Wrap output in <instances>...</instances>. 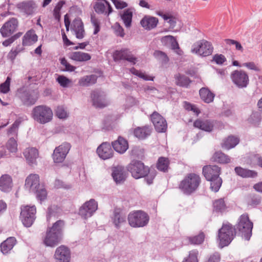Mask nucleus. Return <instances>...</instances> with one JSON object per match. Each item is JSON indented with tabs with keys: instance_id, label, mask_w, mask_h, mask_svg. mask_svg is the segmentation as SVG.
<instances>
[{
	"instance_id": "f257e3e1",
	"label": "nucleus",
	"mask_w": 262,
	"mask_h": 262,
	"mask_svg": "<svg viewBox=\"0 0 262 262\" xmlns=\"http://www.w3.org/2000/svg\"><path fill=\"white\" fill-rule=\"evenodd\" d=\"M127 169L131 173L132 177L136 179L144 178L145 181L148 185L153 183V180L157 174L155 169L149 168L140 161H133L128 165Z\"/></svg>"
},
{
	"instance_id": "f03ea898",
	"label": "nucleus",
	"mask_w": 262,
	"mask_h": 262,
	"mask_svg": "<svg viewBox=\"0 0 262 262\" xmlns=\"http://www.w3.org/2000/svg\"><path fill=\"white\" fill-rule=\"evenodd\" d=\"M221 169L215 165L204 166L203 174L207 181L210 182V189L215 192H217L222 184V179L220 177Z\"/></svg>"
},
{
	"instance_id": "7ed1b4c3",
	"label": "nucleus",
	"mask_w": 262,
	"mask_h": 262,
	"mask_svg": "<svg viewBox=\"0 0 262 262\" xmlns=\"http://www.w3.org/2000/svg\"><path fill=\"white\" fill-rule=\"evenodd\" d=\"M64 224L63 221L58 220L53 224L51 228H49L47 230L46 236L43 239L45 245L53 247L60 242Z\"/></svg>"
},
{
	"instance_id": "20e7f679",
	"label": "nucleus",
	"mask_w": 262,
	"mask_h": 262,
	"mask_svg": "<svg viewBox=\"0 0 262 262\" xmlns=\"http://www.w3.org/2000/svg\"><path fill=\"white\" fill-rule=\"evenodd\" d=\"M201 183L199 176L195 173L188 174L181 182L179 188L186 195H190L196 191Z\"/></svg>"
},
{
	"instance_id": "39448f33",
	"label": "nucleus",
	"mask_w": 262,
	"mask_h": 262,
	"mask_svg": "<svg viewBox=\"0 0 262 262\" xmlns=\"http://www.w3.org/2000/svg\"><path fill=\"white\" fill-rule=\"evenodd\" d=\"M31 115L35 121L44 124L52 120L53 112L50 107L45 105H40L33 108Z\"/></svg>"
},
{
	"instance_id": "423d86ee",
	"label": "nucleus",
	"mask_w": 262,
	"mask_h": 262,
	"mask_svg": "<svg viewBox=\"0 0 262 262\" xmlns=\"http://www.w3.org/2000/svg\"><path fill=\"white\" fill-rule=\"evenodd\" d=\"M235 235V230L231 224H223L222 228L218 231L220 246L222 248L228 246L233 240Z\"/></svg>"
},
{
	"instance_id": "0eeeda50",
	"label": "nucleus",
	"mask_w": 262,
	"mask_h": 262,
	"mask_svg": "<svg viewBox=\"0 0 262 262\" xmlns=\"http://www.w3.org/2000/svg\"><path fill=\"white\" fill-rule=\"evenodd\" d=\"M149 215L146 212L138 210L130 213L128 216L129 224L133 227H143L147 225Z\"/></svg>"
},
{
	"instance_id": "6e6552de",
	"label": "nucleus",
	"mask_w": 262,
	"mask_h": 262,
	"mask_svg": "<svg viewBox=\"0 0 262 262\" xmlns=\"http://www.w3.org/2000/svg\"><path fill=\"white\" fill-rule=\"evenodd\" d=\"M253 223L249 220L248 214L241 215L237 224V229L246 240L249 241L252 235Z\"/></svg>"
},
{
	"instance_id": "1a4fd4ad",
	"label": "nucleus",
	"mask_w": 262,
	"mask_h": 262,
	"mask_svg": "<svg viewBox=\"0 0 262 262\" xmlns=\"http://www.w3.org/2000/svg\"><path fill=\"white\" fill-rule=\"evenodd\" d=\"M213 50L211 43L204 39L194 42L191 46V52L202 57L211 55Z\"/></svg>"
},
{
	"instance_id": "9d476101",
	"label": "nucleus",
	"mask_w": 262,
	"mask_h": 262,
	"mask_svg": "<svg viewBox=\"0 0 262 262\" xmlns=\"http://www.w3.org/2000/svg\"><path fill=\"white\" fill-rule=\"evenodd\" d=\"M36 207L34 205L21 207L20 219L25 227H30L32 225L36 219Z\"/></svg>"
},
{
	"instance_id": "9b49d317",
	"label": "nucleus",
	"mask_w": 262,
	"mask_h": 262,
	"mask_svg": "<svg viewBox=\"0 0 262 262\" xmlns=\"http://www.w3.org/2000/svg\"><path fill=\"white\" fill-rule=\"evenodd\" d=\"M98 209V203L93 199L85 202L79 208V214L83 219L91 217Z\"/></svg>"
},
{
	"instance_id": "f8f14e48",
	"label": "nucleus",
	"mask_w": 262,
	"mask_h": 262,
	"mask_svg": "<svg viewBox=\"0 0 262 262\" xmlns=\"http://www.w3.org/2000/svg\"><path fill=\"white\" fill-rule=\"evenodd\" d=\"M18 93L20 99L26 105L34 104L38 98V92L35 90L21 89Z\"/></svg>"
},
{
	"instance_id": "ddd939ff",
	"label": "nucleus",
	"mask_w": 262,
	"mask_h": 262,
	"mask_svg": "<svg viewBox=\"0 0 262 262\" xmlns=\"http://www.w3.org/2000/svg\"><path fill=\"white\" fill-rule=\"evenodd\" d=\"M93 105L96 108H103L108 104L105 93L100 90H95L91 95Z\"/></svg>"
},
{
	"instance_id": "4468645a",
	"label": "nucleus",
	"mask_w": 262,
	"mask_h": 262,
	"mask_svg": "<svg viewBox=\"0 0 262 262\" xmlns=\"http://www.w3.org/2000/svg\"><path fill=\"white\" fill-rule=\"evenodd\" d=\"M232 82L238 88H246L249 83L247 74L242 70H235L231 74Z\"/></svg>"
},
{
	"instance_id": "2eb2a0df",
	"label": "nucleus",
	"mask_w": 262,
	"mask_h": 262,
	"mask_svg": "<svg viewBox=\"0 0 262 262\" xmlns=\"http://www.w3.org/2000/svg\"><path fill=\"white\" fill-rule=\"evenodd\" d=\"M18 21L13 17L7 21L0 29V33L3 37H7L13 34L17 29Z\"/></svg>"
},
{
	"instance_id": "dca6fc26",
	"label": "nucleus",
	"mask_w": 262,
	"mask_h": 262,
	"mask_svg": "<svg viewBox=\"0 0 262 262\" xmlns=\"http://www.w3.org/2000/svg\"><path fill=\"white\" fill-rule=\"evenodd\" d=\"M71 148L70 143L65 142L55 148L53 154V159L55 163H61L65 159Z\"/></svg>"
},
{
	"instance_id": "f3484780",
	"label": "nucleus",
	"mask_w": 262,
	"mask_h": 262,
	"mask_svg": "<svg viewBox=\"0 0 262 262\" xmlns=\"http://www.w3.org/2000/svg\"><path fill=\"white\" fill-rule=\"evenodd\" d=\"M150 120L156 130L158 133H165L167 128V123L165 119L159 113L155 111L150 115Z\"/></svg>"
},
{
	"instance_id": "a211bd4d",
	"label": "nucleus",
	"mask_w": 262,
	"mask_h": 262,
	"mask_svg": "<svg viewBox=\"0 0 262 262\" xmlns=\"http://www.w3.org/2000/svg\"><path fill=\"white\" fill-rule=\"evenodd\" d=\"M16 7L27 15H31L36 11L37 5L33 0L23 1L18 3Z\"/></svg>"
},
{
	"instance_id": "6ab92c4d",
	"label": "nucleus",
	"mask_w": 262,
	"mask_h": 262,
	"mask_svg": "<svg viewBox=\"0 0 262 262\" xmlns=\"http://www.w3.org/2000/svg\"><path fill=\"white\" fill-rule=\"evenodd\" d=\"M54 257L56 262H70L71 259L70 250L67 247L61 245L56 249Z\"/></svg>"
},
{
	"instance_id": "aec40b11",
	"label": "nucleus",
	"mask_w": 262,
	"mask_h": 262,
	"mask_svg": "<svg viewBox=\"0 0 262 262\" xmlns=\"http://www.w3.org/2000/svg\"><path fill=\"white\" fill-rule=\"evenodd\" d=\"M216 121L210 119H198L193 123V126L207 132H212Z\"/></svg>"
},
{
	"instance_id": "412c9836",
	"label": "nucleus",
	"mask_w": 262,
	"mask_h": 262,
	"mask_svg": "<svg viewBox=\"0 0 262 262\" xmlns=\"http://www.w3.org/2000/svg\"><path fill=\"white\" fill-rule=\"evenodd\" d=\"M23 155L26 162L30 166H33L37 165V159L38 158V150L35 147H28L23 151Z\"/></svg>"
},
{
	"instance_id": "4be33fe9",
	"label": "nucleus",
	"mask_w": 262,
	"mask_h": 262,
	"mask_svg": "<svg viewBox=\"0 0 262 262\" xmlns=\"http://www.w3.org/2000/svg\"><path fill=\"white\" fill-rule=\"evenodd\" d=\"M99 157L103 160L108 159L113 156L114 151L108 142H103L97 149Z\"/></svg>"
},
{
	"instance_id": "5701e85b",
	"label": "nucleus",
	"mask_w": 262,
	"mask_h": 262,
	"mask_svg": "<svg viewBox=\"0 0 262 262\" xmlns=\"http://www.w3.org/2000/svg\"><path fill=\"white\" fill-rule=\"evenodd\" d=\"M94 9L99 14H104L108 15L113 11V8L106 0H97L94 5Z\"/></svg>"
},
{
	"instance_id": "b1692460",
	"label": "nucleus",
	"mask_w": 262,
	"mask_h": 262,
	"mask_svg": "<svg viewBox=\"0 0 262 262\" xmlns=\"http://www.w3.org/2000/svg\"><path fill=\"white\" fill-rule=\"evenodd\" d=\"M114 60L116 61L120 60H126L134 64L136 63V58L133 56L127 49H122L116 51L113 54Z\"/></svg>"
},
{
	"instance_id": "393cba45",
	"label": "nucleus",
	"mask_w": 262,
	"mask_h": 262,
	"mask_svg": "<svg viewBox=\"0 0 262 262\" xmlns=\"http://www.w3.org/2000/svg\"><path fill=\"white\" fill-rule=\"evenodd\" d=\"M39 177L37 174H31L26 179L25 187L28 188L30 192L36 191L37 189L39 188Z\"/></svg>"
},
{
	"instance_id": "a878e982",
	"label": "nucleus",
	"mask_w": 262,
	"mask_h": 262,
	"mask_svg": "<svg viewBox=\"0 0 262 262\" xmlns=\"http://www.w3.org/2000/svg\"><path fill=\"white\" fill-rule=\"evenodd\" d=\"M71 30L74 32L78 39H82L84 37L85 31L83 24L80 18H76L73 21Z\"/></svg>"
},
{
	"instance_id": "bb28decb",
	"label": "nucleus",
	"mask_w": 262,
	"mask_h": 262,
	"mask_svg": "<svg viewBox=\"0 0 262 262\" xmlns=\"http://www.w3.org/2000/svg\"><path fill=\"white\" fill-rule=\"evenodd\" d=\"M112 177L116 184H121L126 178V172L123 166H117L113 169Z\"/></svg>"
},
{
	"instance_id": "cd10ccee",
	"label": "nucleus",
	"mask_w": 262,
	"mask_h": 262,
	"mask_svg": "<svg viewBox=\"0 0 262 262\" xmlns=\"http://www.w3.org/2000/svg\"><path fill=\"white\" fill-rule=\"evenodd\" d=\"M114 149L117 152L124 154L128 148V143L126 140L119 136L117 140L112 142Z\"/></svg>"
},
{
	"instance_id": "c85d7f7f",
	"label": "nucleus",
	"mask_w": 262,
	"mask_h": 262,
	"mask_svg": "<svg viewBox=\"0 0 262 262\" xmlns=\"http://www.w3.org/2000/svg\"><path fill=\"white\" fill-rule=\"evenodd\" d=\"M13 187L12 179L7 174L2 175L0 177V190L4 192H10Z\"/></svg>"
},
{
	"instance_id": "c756f323",
	"label": "nucleus",
	"mask_w": 262,
	"mask_h": 262,
	"mask_svg": "<svg viewBox=\"0 0 262 262\" xmlns=\"http://www.w3.org/2000/svg\"><path fill=\"white\" fill-rule=\"evenodd\" d=\"M236 174L242 178H255L257 172L254 170L243 168L240 166L236 167L234 169Z\"/></svg>"
},
{
	"instance_id": "7c9ffc66",
	"label": "nucleus",
	"mask_w": 262,
	"mask_h": 262,
	"mask_svg": "<svg viewBox=\"0 0 262 262\" xmlns=\"http://www.w3.org/2000/svg\"><path fill=\"white\" fill-rule=\"evenodd\" d=\"M69 58L76 61H86L91 59V56L87 53L80 51L74 52L69 55Z\"/></svg>"
},
{
	"instance_id": "2f4dec72",
	"label": "nucleus",
	"mask_w": 262,
	"mask_h": 262,
	"mask_svg": "<svg viewBox=\"0 0 262 262\" xmlns=\"http://www.w3.org/2000/svg\"><path fill=\"white\" fill-rule=\"evenodd\" d=\"M16 242L15 237H10L3 242L1 245V249L2 253L4 254H7L12 249L16 244Z\"/></svg>"
},
{
	"instance_id": "473e14b6",
	"label": "nucleus",
	"mask_w": 262,
	"mask_h": 262,
	"mask_svg": "<svg viewBox=\"0 0 262 262\" xmlns=\"http://www.w3.org/2000/svg\"><path fill=\"white\" fill-rule=\"evenodd\" d=\"M158 20L157 18L151 16H145L141 20V25L146 29H151L156 27Z\"/></svg>"
},
{
	"instance_id": "72a5a7b5",
	"label": "nucleus",
	"mask_w": 262,
	"mask_h": 262,
	"mask_svg": "<svg viewBox=\"0 0 262 262\" xmlns=\"http://www.w3.org/2000/svg\"><path fill=\"white\" fill-rule=\"evenodd\" d=\"M113 223L117 228H120L121 224L125 222L126 217L121 212L119 209H115L112 217Z\"/></svg>"
},
{
	"instance_id": "f704fd0d",
	"label": "nucleus",
	"mask_w": 262,
	"mask_h": 262,
	"mask_svg": "<svg viewBox=\"0 0 262 262\" xmlns=\"http://www.w3.org/2000/svg\"><path fill=\"white\" fill-rule=\"evenodd\" d=\"M151 130L148 126L138 127L135 128L134 132V135L141 139H145L149 136Z\"/></svg>"
},
{
	"instance_id": "c9c22d12",
	"label": "nucleus",
	"mask_w": 262,
	"mask_h": 262,
	"mask_svg": "<svg viewBox=\"0 0 262 262\" xmlns=\"http://www.w3.org/2000/svg\"><path fill=\"white\" fill-rule=\"evenodd\" d=\"M201 99L206 103H209L213 101L214 94L208 89L202 88L199 91Z\"/></svg>"
},
{
	"instance_id": "e433bc0d",
	"label": "nucleus",
	"mask_w": 262,
	"mask_h": 262,
	"mask_svg": "<svg viewBox=\"0 0 262 262\" xmlns=\"http://www.w3.org/2000/svg\"><path fill=\"white\" fill-rule=\"evenodd\" d=\"M97 76L96 75H87L80 78L78 83L81 86H88L95 84L97 81Z\"/></svg>"
},
{
	"instance_id": "4c0bfd02",
	"label": "nucleus",
	"mask_w": 262,
	"mask_h": 262,
	"mask_svg": "<svg viewBox=\"0 0 262 262\" xmlns=\"http://www.w3.org/2000/svg\"><path fill=\"white\" fill-rule=\"evenodd\" d=\"M133 17V11L131 9H127L123 11L122 14H121V18L125 26L129 28L131 26Z\"/></svg>"
},
{
	"instance_id": "58836bf2",
	"label": "nucleus",
	"mask_w": 262,
	"mask_h": 262,
	"mask_svg": "<svg viewBox=\"0 0 262 262\" xmlns=\"http://www.w3.org/2000/svg\"><path fill=\"white\" fill-rule=\"evenodd\" d=\"M37 40V36L33 31H28L23 38L24 46H30Z\"/></svg>"
},
{
	"instance_id": "ea45409f",
	"label": "nucleus",
	"mask_w": 262,
	"mask_h": 262,
	"mask_svg": "<svg viewBox=\"0 0 262 262\" xmlns=\"http://www.w3.org/2000/svg\"><path fill=\"white\" fill-rule=\"evenodd\" d=\"M213 161L221 164H227L230 162L229 157L221 151L215 152L212 157Z\"/></svg>"
},
{
	"instance_id": "a19ab883",
	"label": "nucleus",
	"mask_w": 262,
	"mask_h": 262,
	"mask_svg": "<svg viewBox=\"0 0 262 262\" xmlns=\"http://www.w3.org/2000/svg\"><path fill=\"white\" fill-rule=\"evenodd\" d=\"M239 142L238 138L234 136H229L222 144V146L227 149L234 147Z\"/></svg>"
},
{
	"instance_id": "79ce46f5",
	"label": "nucleus",
	"mask_w": 262,
	"mask_h": 262,
	"mask_svg": "<svg viewBox=\"0 0 262 262\" xmlns=\"http://www.w3.org/2000/svg\"><path fill=\"white\" fill-rule=\"evenodd\" d=\"M176 83L177 85L185 88H188L191 81L190 79L184 75L178 74L175 75Z\"/></svg>"
},
{
	"instance_id": "37998d69",
	"label": "nucleus",
	"mask_w": 262,
	"mask_h": 262,
	"mask_svg": "<svg viewBox=\"0 0 262 262\" xmlns=\"http://www.w3.org/2000/svg\"><path fill=\"white\" fill-rule=\"evenodd\" d=\"M168 165V159L164 157H160L158 161L157 167L159 170L166 172L167 171Z\"/></svg>"
},
{
	"instance_id": "c03bdc74",
	"label": "nucleus",
	"mask_w": 262,
	"mask_h": 262,
	"mask_svg": "<svg viewBox=\"0 0 262 262\" xmlns=\"http://www.w3.org/2000/svg\"><path fill=\"white\" fill-rule=\"evenodd\" d=\"M6 147L11 152H15L17 150V143L13 137H11L8 141Z\"/></svg>"
},
{
	"instance_id": "a18cd8bd",
	"label": "nucleus",
	"mask_w": 262,
	"mask_h": 262,
	"mask_svg": "<svg viewBox=\"0 0 262 262\" xmlns=\"http://www.w3.org/2000/svg\"><path fill=\"white\" fill-rule=\"evenodd\" d=\"M56 81L63 88H68L72 83L71 80L63 75H59L56 78Z\"/></svg>"
},
{
	"instance_id": "49530a36",
	"label": "nucleus",
	"mask_w": 262,
	"mask_h": 262,
	"mask_svg": "<svg viewBox=\"0 0 262 262\" xmlns=\"http://www.w3.org/2000/svg\"><path fill=\"white\" fill-rule=\"evenodd\" d=\"M205 235L203 233H201L199 235L189 237L188 238L189 242L191 244L199 245L202 244L204 240Z\"/></svg>"
},
{
	"instance_id": "de8ad7c7",
	"label": "nucleus",
	"mask_w": 262,
	"mask_h": 262,
	"mask_svg": "<svg viewBox=\"0 0 262 262\" xmlns=\"http://www.w3.org/2000/svg\"><path fill=\"white\" fill-rule=\"evenodd\" d=\"M91 22L94 27V34H97L100 31V21L94 13L91 15Z\"/></svg>"
},
{
	"instance_id": "09e8293b",
	"label": "nucleus",
	"mask_w": 262,
	"mask_h": 262,
	"mask_svg": "<svg viewBox=\"0 0 262 262\" xmlns=\"http://www.w3.org/2000/svg\"><path fill=\"white\" fill-rule=\"evenodd\" d=\"M32 192L36 193L37 198L40 201H43L47 198V191L42 185L40 186L39 188L37 189L36 191Z\"/></svg>"
},
{
	"instance_id": "8fccbe9b",
	"label": "nucleus",
	"mask_w": 262,
	"mask_h": 262,
	"mask_svg": "<svg viewBox=\"0 0 262 262\" xmlns=\"http://www.w3.org/2000/svg\"><path fill=\"white\" fill-rule=\"evenodd\" d=\"M131 72L133 74L138 76L139 77H140L141 78H142L143 79H144L145 80H151V81L154 80V77L148 76V75L145 74L144 73H143L140 71H138V70L135 69V68H133L131 69Z\"/></svg>"
},
{
	"instance_id": "3c124183",
	"label": "nucleus",
	"mask_w": 262,
	"mask_h": 262,
	"mask_svg": "<svg viewBox=\"0 0 262 262\" xmlns=\"http://www.w3.org/2000/svg\"><path fill=\"white\" fill-rule=\"evenodd\" d=\"M198 251L196 250H193L190 251L188 257L185 258L182 262H198Z\"/></svg>"
},
{
	"instance_id": "603ef678",
	"label": "nucleus",
	"mask_w": 262,
	"mask_h": 262,
	"mask_svg": "<svg viewBox=\"0 0 262 262\" xmlns=\"http://www.w3.org/2000/svg\"><path fill=\"white\" fill-rule=\"evenodd\" d=\"M60 60L61 64L65 68L62 70L63 71L73 72L76 69V67L71 65L65 58H62Z\"/></svg>"
},
{
	"instance_id": "864d4df0",
	"label": "nucleus",
	"mask_w": 262,
	"mask_h": 262,
	"mask_svg": "<svg viewBox=\"0 0 262 262\" xmlns=\"http://www.w3.org/2000/svg\"><path fill=\"white\" fill-rule=\"evenodd\" d=\"M213 207L216 211H223L225 209L226 205L224 201L221 199L214 201Z\"/></svg>"
},
{
	"instance_id": "5fc2aeb1",
	"label": "nucleus",
	"mask_w": 262,
	"mask_h": 262,
	"mask_svg": "<svg viewBox=\"0 0 262 262\" xmlns=\"http://www.w3.org/2000/svg\"><path fill=\"white\" fill-rule=\"evenodd\" d=\"M112 28L114 30L115 34L118 36L123 37L125 33L123 28L120 26L119 23H116L113 26Z\"/></svg>"
},
{
	"instance_id": "6e6d98bb",
	"label": "nucleus",
	"mask_w": 262,
	"mask_h": 262,
	"mask_svg": "<svg viewBox=\"0 0 262 262\" xmlns=\"http://www.w3.org/2000/svg\"><path fill=\"white\" fill-rule=\"evenodd\" d=\"M56 115L60 119H66L68 116L67 111L62 106H59L56 108Z\"/></svg>"
},
{
	"instance_id": "4d7b16f0",
	"label": "nucleus",
	"mask_w": 262,
	"mask_h": 262,
	"mask_svg": "<svg viewBox=\"0 0 262 262\" xmlns=\"http://www.w3.org/2000/svg\"><path fill=\"white\" fill-rule=\"evenodd\" d=\"M19 125V122L15 121L11 127L8 130V135L9 136H17L18 126Z\"/></svg>"
},
{
	"instance_id": "13d9d810",
	"label": "nucleus",
	"mask_w": 262,
	"mask_h": 262,
	"mask_svg": "<svg viewBox=\"0 0 262 262\" xmlns=\"http://www.w3.org/2000/svg\"><path fill=\"white\" fill-rule=\"evenodd\" d=\"M11 78L7 77L6 81L0 85V92L1 93L6 94L10 90Z\"/></svg>"
},
{
	"instance_id": "bf43d9fd",
	"label": "nucleus",
	"mask_w": 262,
	"mask_h": 262,
	"mask_svg": "<svg viewBox=\"0 0 262 262\" xmlns=\"http://www.w3.org/2000/svg\"><path fill=\"white\" fill-rule=\"evenodd\" d=\"M22 35V33L18 32L14 35L12 36L11 37L7 39H6L2 43L3 45L5 47L9 46L11 43H12L16 39L20 37Z\"/></svg>"
},
{
	"instance_id": "052dcab7",
	"label": "nucleus",
	"mask_w": 262,
	"mask_h": 262,
	"mask_svg": "<svg viewBox=\"0 0 262 262\" xmlns=\"http://www.w3.org/2000/svg\"><path fill=\"white\" fill-rule=\"evenodd\" d=\"M138 103L139 101L135 98L132 96H128L126 99V108H129L133 106L138 104Z\"/></svg>"
},
{
	"instance_id": "680f3d73",
	"label": "nucleus",
	"mask_w": 262,
	"mask_h": 262,
	"mask_svg": "<svg viewBox=\"0 0 262 262\" xmlns=\"http://www.w3.org/2000/svg\"><path fill=\"white\" fill-rule=\"evenodd\" d=\"M225 41L229 45H234L237 50L240 51L242 52H243V48L238 41L231 39H226Z\"/></svg>"
},
{
	"instance_id": "e2e57ef3",
	"label": "nucleus",
	"mask_w": 262,
	"mask_h": 262,
	"mask_svg": "<svg viewBox=\"0 0 262 262\" xmlns=\"http://www.w3.org/2000/svg\"><path fill=\"white\" fill-rule=\"evenodd\" d=\"M20 51L21 50L18 49V47L15 49H12L7 55V58L13 62Z\"/></svg>"
},
{
	"instance_id": "0e129e2a",
	"label": "nucleus",
	"mask_w": 262,
	"mask_h": 262,
	"mask_svg": "<svg viewBox=\"0 0 262 262\" xmlns=\"http://www.w3.org/2000/svg\"><path fill=\"white\" fill-rule=\"evenodd\" d=\"M154 55L156 58L161 60L163 62H167L168 61V58L166 54L162 51H156Z\"/></svg>"
},
{
	"instance_id": "69168bd1",
	"label": "nucleus",
	"mask_w": 262,
	"mask_h": 262,
	"mask_svg": "<svg viewBox=\"0 0 262 262\" xmlns=\"http://www.w3.org/2000/svg\"><path fill=\"white\" fill-rule=\"evenodd\" d=\"M260 120V116L259 114L257 112L252 113L248 119L249 122L254 124H257Z\"/></svg>"
},
{
	"instance_id": "338daca9",
	"label": "nucleus",
	"mask_w": 262,
	"mask_h": 262,
	"mask_svg": "<svg viewBox=\"0 0 262 262\" xmlns=\"http://www.w3.org/2000/svg\"><path fill=\"white\" fill-rule=\"evenodd\" d=\"M217 64H223L226 61L225 56L223 54H216L213 57V60Z\"/></svg>"
},
{
	"instance_id": "774afa93",
	"label": "nucleus",
	"mask_w": 262,
	"mask_h": 262,
	"mask_svg": "<svg viewBox=\"0 0 262 262\" xmlns=\"http://www.w3.org/2000/svg\"><path fill=\"white\" fill-rule=\"evenodd\" d=\"M260 202V198L258 195L252 194L250 196V200L249 201L248 204L250 205L255 206L258 205Z\"/></svg>"
}]
</instances>
